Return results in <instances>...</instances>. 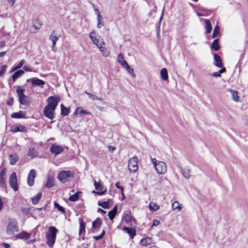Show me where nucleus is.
I'll return each mask as SVG.
<instances>
[{"instance_id": "f257e3e1", "label": "nucleus", "mask_w": 248, "mask_h": 248, "mask_svg": "<svg viewBox=\"0 0 248 248\" xmlns=\"http://www.w3.org/2000/svg\"><path fill=\"white\" fill-rule=\"evenodd\" d=\"M58 232V229L54 226H50L48 228V232L46 234V243L48 247L52 248L56 239V235Z\"/></svg>"}, {"instance_id": "f03ea898", "label": "nucleus", "mask_w": 248, "mask_h": 248, "mask_svg": "<svg viewBox=\"0 0 248 248\" xmlns=\"http://www.w3.org/2000/svg\"><path fill=\"white\" fill-rule=\"evenodd\" d=\"M24 92L25 89L22 88L20 86H17L16 92L18 96L20 104L29 106L31 104V101L28 99V97L24 94Z\"/></svg>"}, {"instance_id": "7ed1b4c3", "label": "nucleus", "mask_w": 248, "mask_h": 248, "mask_svg": "<svg viewBox=\"0 0 248 248\" xmlns=\"http://www.w3.org/2000/svg\"><path fill=\"white\" fill-rule=\"evenodd\" d=\"M74 174L70 170H62L57 175V179L62 183H65L73 178Z\"/></svg>"}, {"instance_id": "20e7f679", "label": "nucleus", "mask_w": 248, "mask_h": 248, "mask_svg": "<svg viewBox=\"0 0 248 248\" xmlns=\"http://www.w3.org/2000/svg\"><path fill=\"white\" fill-rule=\"evenodd\" d=\"M18 223L15 220L9 221L6 227V232L9 235L14 234L16 232H17Z\"/></svg>"}, {"instance_id": "39448f33", "label": "nucleus", "mask_w": 248, "mask_h": 248, "mask_svg": "<svg viewBox=\"0 0 248 248\" xmlns=\"http://www.w3.org/2000/svg\"><path fill=\"white\" fill-rule=\"evenodd\" d=\"M60 100L59 96H51L48 97L47 102L49 108H51V109L55 110Z\"/></svg>"}, {"instance_id": "423d86ee", "label": "nucleus", "mask_w": 248, "mask_h": 248, "mask_svg": "<svg viewBox=\"0 0 248 248\" xmlns=\"http://www.w3.org/2000/svg\"><path fill=\"white\" fill-rule=\"evenodd\" d=\"M138 159L137 156H134L130 158L128 161V169L130 172H135L138 169Z\"/></svg>"}, {"instance_id": "0eeeda50", "label": "nucleus", "mask_w": 248, "mask_h": 248, "mask_svg": "<svg viewBox=\"0 0 248 248\" xmlns=\"http://www.w3.org/2000/svg\"><path fill=\"white\" fill-rule=\"evenodd\" d=\"M9 185L15 191L18 190V186L17 185V176L16 172H13L11 174L9 178Z\"/></svg>"}, {"instance_id": "6e6552de", "label": "nucleus", "mask_w": 248, "mask_h": 248, "mask_svg": "<svg viewBox=\"0 0 248 248\" xmlns=\"http://www.w3.org/2000/svg\"><path fill=\"white\" fill-rule=\"evenodd\" d=\"M155 168L158 174H164L167 171V166L163 161H159L157 164H155Z\"/></svg>"}, {"instance_id": "1a4fd4ad", "label": "nucleus", "mask_w": 248, "mask_h": 248, "mask_svg": "<svg viewBox=\"0 0 248 248\" xmlns=\"http://www.w3.org/2000/svg\"><path fill=\"white\" fill-rule=\"evenodd\" d=\"M94 185L95 188L97 190V191H93V193H96L99 195H102L104 194L106 191V188L104 190V186L100 182H97L95 180L94 181Z\"/></svg>"}, {"instance_id": "9d476101", "label": "nucleus", "mask_w": 248, "mask_h": 248, "mask_svg": "<svg viewBox=\"0 0 248 248\" xmlns=\"http://www.w3.org/2000/svg\"><path fill=\"white\" fill-rule=\"evenodd\" d=\"M50 151L51 154L56 156L62 153L63 151V149L60 145L53 144L50 147Z\"/></svg>"}, {"instance_id": "9b49d317", "label": "nucleus", "mask_w": 248, "mask_h": 248, "mask_svg": "<svg viewBox=\"0 0 248 248\" xmlns=\"http://www.w3.org/2000/svg\"><path fill=\"white\" fill-rule=\"evenodd\" d=\"M36 176V171L34 170H31L28 173L27 183L29 186H31L34 184V180Z\"/></svg>"}, {"instance_id": "f8f14e48", "label": "nucleus", "mask_w": 248, "mask_h": 248, "mask_svg": "<svg viewBox=\"0 0 248 248\" xmlns=\"http://www.w3.org/2000/svg\"><path fill=\"white\" fill-rule=\"evenodd\" d=\"M49 108L48 106H46L44 109V115L49 119H52L54 118V111Z\"/></svg>"}, {"instance_id": "ddd939ff", "label": "nucleus", "mask_w": 248, "mask_h": 248, "mask_svg": "<svg viewBox=\"0 0 248 248\" xmlns=\"http://www.w3.org/2000/svg\"><path fill=\"white\" fill-rule=\"evenodd\" d=\"M6 172V170L5 168H3L0 171V186L2 187H4L6 186V184H5Z\"/></svg>"}, {"instance_id": "4468645a", "label": "nucleus", "mask_w": 248, "mask_h": 248, "mask_svg": "<svg viewBox=\"0 0 248 248\" xmlns=\"http://www.w3.org/2000/svg\"><path fill=\"white\" fill-rule=\"evenodd\" d=\"M60 36V35H56L55 31H53L49 37V39H50L52 42V48L53 51H54V48L55 47L56 42L59 39Z\"/></svg>"}, {"instance_id": "2eb2a0df", "label": "nucleus", "mask_w": 248, "mask_h": 248, "mask_svg": "<svg viewBox=\"0 0 248 248\" xmlns=\"http://www.w3.org/2000/svg\"><path fill=\"white\" fill-rule=\"evenodd\" d=\"M214 65L219 68L223 66V63L220 57L217 53L214 54Z\"/></svg>"}, {"instance_id": "dca6fc26", "label": "nucleus", "mask_w": 248, "mask_h": 248, "mask_svg": "<svg viewBox=\"0 0 248 248\" xmlns=\"http://www.w3.org/2000/svg\"><path fill=\"white\" fill-rule=\"evenodd\" d=\"M45 83V82L37 78H33V79H32V86H39L41 88H43L44 85Z\"/></svg>"}, {"instance_id": "f3484780", "label": "nucleus", "mask_w": 248, "mask_h": 248, "mask_svg": "<svg viewBox=\"0 0 248 248\" xmlns=\"http://www.w3.org/2000/svg\"><path fill=\"white\" fill-rule=\"evenodd\" d=\"M11 131L13 133L17 132H27L28 131V128L23 125H19L12 128Z\"/></svg>"}, {"instance_id": "a211bd4d", "label": "nucleus", "mask_w": 248, "mask_h": 248, "mask_svg": "<svg viewBox=\"0 0 248 248\" xmlns=\"http://www.w3.org/2000/svg\"><path fill=\"white\" fill-rule=\"evenodd\" d=\"M123 230L125 231L130 236L131 239H133L136 235V232L135 229L124 226Z\"/></svg>"}, {"instance_id": "6ab92c4d", "label": "nucleus", "mask_w": 248, "mask_h": 248, "mask_svg": "<svg viewBox=\"0 0 248 248\" xmlns=\"http://www.w3.org/2000/svg\"><path fill=\"white\" fill-rule=\"evenodd\" d=\"M102 224V220L100 218L97 217L92 223V228L95 231H98Z\"/></svg>"}, {"instance_id": "aec40b11", "label": "nucleus", "mask_w": 248, "mask_h": 248, "mask_svg": "<svg viewBox=\"0 0 248 248\" xmlns=\"http://www.w3.org/2000/svg\"><path fill=\"white\" fill-rule=\"evenodd\" d=\"M26 112L22 110H20L18 112H14L12 113L11 117L12 118L20 119L24 118L26 116Z\"/></svg>"}, {"instance_id": "412c9836", "label": "nucleus", "mask_w": 248, "mask_h": 248, "mask_svg": "<svg viewBox=\"0 0 248 248\" xmlns=\"http://www.w3.org/2000/svg\"><path fill=\"white\" fill-rule=\"evenodd\" d=\"M9 159L10 163L11 165H14L19 159V157L16 153H14L9 155Z\"/></svg>"}, {"instance_id": "4be33fe9", "label": "nucleus", "mask_w": 248, "mask_h": 248, "mask_svg": "<svg viewBox=\"0 0 248 248\" xmlns=\"http://www.w3.org/2000/svg\"><path fill=\"white\" fill-rule=\"evenodd\" d=\"M24 74V71L22 70H18L15 72L12 76L13 81H15L17 78L22 76Z\"/></svg>"}, {"instance_id": "5701e85b", "label": "nucleus", "mask_w": 248, "mask_h": 248, "mask_svg": "<svg viewBox=\"0 0 248 248\" xmlns=\"http://www.w3.org/2000/svg\"><path fill=\"white\" fill-rule=\"evenodd\" d=\"M31 234L26 232H22L16 236V239L27 240L30 237Z\"/></svg>"}, {"instance_id": "b1692460", "label": "nucleus", "mask_w": 248, "mask_h": 248, "mask_svg": "<svg viewBox=\"0 0 248 248\" xmlns=\"http://www.w3.org/2000/svg\"><path fill=\"white\" fill-rule=\"evenodd\" d=\"M89 37L93 44L96 45L98 47L100 46V44H99V40L95 36V33L94 31L90 33Z\"/></svg>"}, {"instance_id": "393cba45", "label": "nucleus", "mask_w": 248, "mask_h": 248, "mask_svg": "<svg viewBox=\"0 0 248 248\" xmlns=\"http://www.w3.org/2000/svg\"><path fill=\"white\" fill-rule=\"evenodd\" d=\"M220 45L219 44V39L218 38L215 39L212 43L211 48L216 51L219 50L220 49Z\"/></svg>"}, {"instance_id": "a878e982", "label": "nucleus", "mask_w": 248, "mask_h": 248, "mask_svg": "<svg viewBox=\"0 0 248 248\" xmlns=\"http://www.w3.org/2000/svg\"><path fill=\"white\" fill-rule=\"evenodd\" d=\"M117 206L115 205L113 208L108 212V216L110 220H112L114 218L117 214Z\"/></svg>"}, {"instance_id": "bb28decb", "label": "nucleus", "mask_w": 248, "mask_h": 248, "mask_svg": "<svg viewBox=\"0 0 248 248\" xmlns=\"http://www.w3.org/2000/svg\"><path fill=\"white\" fill-rule=\"evenodd\" d=\"M124 220L127 223H129L131 225L133 223H135L136 220L130 214H126L124 217Z\"/></svg>"}, {"instance_id": "cd10ccee", "label": "nucleus", "mask_w": 248, "mask_h": 248, "mask_svg": "<svg viewBox=\"0 0 248 248\" xmlns=\"http://www.w3.org/2000/svg\"><path fill=\"white\" fill-rule=\"evenodd\" d=\"M227 90L228 91L230 92L231 93L232 99L234 101L238 102L239 100V97L238 95V92L237 91L233 90L231 89H229Z\"/></svg>"}, {"instance_id": "c85d7f7f", "label": "nucleus", "mask_w": 248, "mask_h": 248, "mask_svg": "<svg viewBox=\"0 0 248 248\" xmlns=\"http://www.w3.org/2000/svg\"><path fill=\"white\" fill-rule=\"evenodd\" d=\"M204 23H205V28L206 30V33H209L211 32L212 30V25L210 21L209 20L205 19L204 20Z\"/></svg>"}, {"instance_id": "c756f323", "label": "nucleus", "mask_w": 248, "mask_h": 248, "mask_svg": "<svg viewBox=\"0 0 248 248\" xmlns=\"http://www.w3.org/2000/svg\"><path fill=\"white\" fill-rule=\"evenodd\" d=\"M61 114L62 116L68 115L70 113V109L66 108L62 104L61 105Z\"/></svg>"}, {"instance_id": "7c9ffc66", "label": "nucleus", "mask_w": 248, "mask_h": 248, "mask_svg": "<svg viewBox=\"0 0 248 248\" xmlns=\"http://www.w3.org/2000/svg\"><path fill=\"white\" fill-rule=\"evenodd\" d=\"M38 155V153L34 147H30L29 149L28 153V155L30 156L31 158H34Z\"/></svg>"}, {"instance_id": "2f4dec72", "label": "nucleus", "mask_w": 248, "mask_h": 248, "mask_svg": "<svg viewBox=\"0 0 248 248\" xmlns=\"http://www.w3.org/2000/svg\"><path fill=\"white\" fill-rule=\"evenodd\" d=\"M42 196V193L39 192L36 196L32 197L31 199L32 204L34 205L37 204L39 202V201L40 200Z\"/></svg>"}, {"instance_id": "473e14b6", "label": "nucleus", "mask_w": 248, "mask_h": 248, "mask_svg": "<svg viewBox=\"0 0 248 248\" xmlns=\"http://www.w3.org/2000/svg\"><path fill=\"white\" fill-rule=\"evenodd\" d=\"M160 75L162 80L165 81L168 79V73L166 68H164L161 69L160 71Z\"/></svg>"}, {"instance_id": "72a5a7b5", "label": "nucleus", "mask_w": 248, "mask_h": 248, "mask_svg": "<svg viewBox=\"0 0 248 248\" xmlns=\"http://www.w3.org/2000/svg\"><path fill=\"white\" fill-rule=\"evenodd\" d=\"M151 243L152 239L148 237L143 238L140 241V244L142 246H147L150 245Z\"/></svg>"}, {"instance_id": "f704fd0d", "label": "nucleus", "mask_w": 248, "mask_h": 248, "mask_svg": "<svg viewBox=\"0 0 248 248\" xmlns=\"http://www.w3.org/2000/svg\"><path fill=\"white\" fill-rule=\"evenodd\" d=\"M109 202V199H108L107 201H104L103 202L99 201L98 202V205L104 209H108L110 207Z\"/></svg>"}, {"instance_id": "c9c22d12", "label": "nucleus", "mask_w": 248, "mask_h": 248, "mask_svg": "<svg viewBox=\"0 0 248 248\" xmlns=\"http://www.w3.org/2000/svg\"><path fill=\"white\" fill-rule=\"evenodd\" d=\"M98 47L99 48L100 51L101 52L102 54L104 57H107L109 55V51L107 48L102 46H99V47Z\"/></svg>"}, {"instance_id": "e433bc0d", "label": "nucleus", "mask_w": 248, "mask_h": 248, "mask_svg": "<svg viewBox=\"0 0 248 248\" xmlns=\"http://www.w3.org/2000/svg\"><path fill=\"white\" fill-rule=\"evenodd\" d=\"M54 185V179L53 178L48 177L46 183V187L48 188H51Z\"/></svg>"}, {"instance_id": "4c0bfd02", "label": "nucleus", "mask_w": 248, "mask_h": 248, "mask_svg": "<svg viewBox=\"0 0 248 248\" xmlns=\"http://www.w3.org/2000/svg\"><path fill=\"white\" fill-rule=\"evenodd\" d=\"M149 208L150 211H156L159 209V207L155 203L151 202L149 205Z\"/></svg>"}, {"instance_id": "58836bf2", "label": "nucleus", "mask_w": 248, "mask_h": 248, "mask_svg": "<svg viewBox=\"0 0 248 248\" xmlns=\"http://www.w3.org/2000/svg\"><path fill=\"white\" fill-rule=\"evenodd\" d=\"M220 33V28L218 25H216L214 29L212 34V38H214L217 36Z\"/></svg>"}, {"instance_id": "ea45409f", "label": "nucleus", "mask_w": 248, "mask_h": 248, "mask_svg": "<svg viewBox=\"0 0 248 248\" xmlns=\"http://www.w3.org/2000/svg\"><path fill=\"white\" fill-rule=\"evenodd\" d=\"M172 208L173 210H178L180 211L182 209V207L181 206V204L177 201H175L172 204Z\"/></svg>"}, {"instance_id": "a19ab883", "label": "nucleus", "mask_w": 248, "mask_h": 248, "mask_svg": "<svg viewBox=\"0 0 248 248\" xmlns=\"http://www.w3.org/2000/svg\"><path fill=\"white\" fill-rule=\"evenodd\" d=\"M81 192H77L74 194L70 196L69 198V200L70 201L75 202L78 200L79 198V193Z\"/></svg>"}, {"instance_id": "79ce46f5", "label": "nucleus", "mask_w": 248, "mask_h": 248, "mask_svg": "<svg viewBox=\"0 0 248 248\" xmlns=\"http://www.w3.org/2000/svg\"><path fill=\"white\" fill-rule=\"evenodd\" d=\"M164 12V8L163 9V11H162V12L161 14V16H160V18L159 21H158L157 24L156 30H157V34L159 33L158 32L160 31V25H161V21H162V20L163 18Z\"/></svg>"}, {"instance_id": "37998d69", "label": "nucleus", "mask_w": 248, "mask_h": 248, "mask_svg": "<svg viewBox=\"0 0 248 248\" xmlns=\"http://www.w3.org/2000/svg\"><path fill=\"white\" fill-rule=\"evenodd\" d=\"M83 232H85V224L82 220H80L79 234L81 235Z\"/></svg>"}, {"instance_id": "c03bdc74", "label": "nucleus", "mask_w": 248, "mask_h": 248, "mask_svg": "<svg viewBox=\"0 0 248 248\" xmlns=\"http://www.w3.org/2000/svg\"><path fill=\"white\" fill-rule=\"evenodd\" d=\"M182 173L183 176L186 178H189L190 174V170L189 169H181Z\"/></svg>"}, {"instance_id": "a18cd8bd", "label": "nucleus", "mask_w": 248, "mask_h": 248, "mask_svg": "<svg viewBox=\"0 0 248 248\" xmlns=\"http://www.w3.org/2000/svg\"><path fill=\"white\" fill-rule=\"evenodd\" d=\"M54 207L55 208H57V209L59 211H60L63 213H64L65 212V208L64 207H63L62 206H61L58 203L55 202L54 203Z\"/></svg>"}, {"instance_id": "49530a36", "label": "nucleus", "mask_w": 248, "mask_h": 248, "mask_svg": "<svg viewBox=\"0 0 248 248\" xmlns=\"http://www.w3.org/2000/svg\"><path fill=\"white\" fill-rule=\"evenodd\" d=\"M21 210L24 215H31V214L30 212L31 208H21Z\"/></svg>"}, {"instance_id": "de8ad7c7", "label": "nucleus", "mask_w": 248, "mask_h": 248, "mask_svg": "<svg viewBox=\"0 0 248 248\" xmlns=\"http://www.w3.org/2000/svg\"><path fill=\"white\" fill-rule=\"evenodd\" d=\"M105 234V230L104 229L103 231H102V233L99 235H97V236H94L93 237V238L96 241H98V240H99L100 239H101L104 236Z\"/></svg>"}, {"instance_id": "09e8293b", "label": "nucleus", "mask_w": 248, "mask_h": 248, "mask_svg": "<svg viewBox=\"0 0 248 248\" xmlns=\"http://www.w3.org/2000/svg\"><path fill=\"white\" fill-rule=\"evenodd\" d=\"M101 15H99V14H98V16H97V27L98 28H100L102 26H103L104 23L103 21H101Z\"/></svg>"}, {"instance_id": "8fccbe9b", "label": "nucleus", "mask_w": 248, "mask_h": 248, "mask_svg": "<svg viewBox=\"0 0 248 248\" xmlns=\"http://www.w3.org/2000/svg\"><path fill=\"white\" fill-rule=\"evenodd\" d=\"M7 66L6 65H3L0 68V77L2 76L6 72Z\"/></svg>"}, {"instance_id": "3c124183", "label": "nucleus", "mask_w": 248, "mask_h": 248, "mask_svg": "<svg viewBox=\"0 0 248 248\" xmlns=\"http://www.w3.org/2000/svg\"><path fill=\"white\" fill-rule=\"evenodd\" d=\"M125 69L127 70L128 73L131 74L133 77H135V74L134 72V69L133 68H130L129 66L128 65L127 67H126Z\"/></svg>"}, {"instance_id": "603ef678", "label": "nucleus", "mask_w": 248, "mask_h": 248, "mask_svg": "<svg viewBox=\"0 0 248 248\" xmlns=\"http://www.w3.org/2000/svg\"><path fill=\"white\" fill-rule=\"evenodd\" d=\"M119 63L121 64V65L124 68L129 65L127 62L124 60H123V61L119 60Z\"/></svg>"}, {"instance_id": "864d4df0", "label": "nucleus", "mask_w": 248, "mask_h": 248, "mask_svg": "<svg viewBox=\"0 0 248 248\" xmlns=\"http://www.w3.org/2000/svg\"><path fill=\"white\" fill-rule=\"evenodd\" d=\"M85 93L88 95V97L91 99L92 100H95L96 98H97V96L94 95V94H93L91 93H89L87 92H85Z\"/></svg>"}, {"instance_id": "5fc2aeb1", "label": "nucleus", "mask_w": 248, "mask_h": 248, "mask_svg": "<svg viewBox=\"0 0 248 248\" xmlns=\"http://www.w3.org/2000/svg\"><path fill=\"white\" fill-rule=\"evenodd\" d=\"M14 102V98L13 97H10L7 101L6 104L8 106H12Z\"/></svg>"}, {"instance_id": "6e6d98bb", "label": "nucleus", "mask_w": 248, "mask_h": 248, "mask_svg": "<svg viewBox=\"0 0 248 248\" xmlns=\"http://www.w3.org/2000/svg\"><path fill=\"white\" fill-rule=\"evenodd\" d=\"M24 62H25V61L22 60L17 64L15 66L17 68V69H18L20 68L23 66Z\"/></svg>"}, {"instance_id": "4d7b16f0", "label": "nucleus", "mask_w": 248, "mask_h": 248, "mask_svg": "<svg viewBox=\"0 0 248 248\" xmlns=\"http://www.w3.org/2000/svg\"><path fill=\"white\" fill-rule=\"evenodd\" d=\"M78 113L80 114V115L83 116L85 115L88 114L90 113L89 112H88L87 110L80 109V110H79Z\"/></svg>"}, {"instance_id": "13d9d810", "label": "nucleus", "mask_w": 248, "mask_h": 248, "mask_svg": "<svg viewBox=\"0 0 248 248\" xmlns=\"http://www.w3.org/2000/svg\"><path fill=\"white\" fill-rule=\"evenodd\" d=\"M115 186L116 187L118 188V189H121V190L122 191V194H123V191H124V187L123 186H120V182H117L115 184Z\"/></svg>"}, {"instance_id": "bf43d9fd", "label": "nucleus", "mask_w": 248, "mask_h": 248, "mask_svg": "<svg viewBox=\"0 0 248 248\" xmlns=\"http://www.w3.org/2000/svg\"><path fill=\"white\" fill-rule=\"evenodd\" d=\"M212 76L216 78H220L221 77V74L219 73V72H214L212 74Z\"/></svg>"}, {"instance_id": "052dcab7", "label": "nucleus", "mask_w": 248, "mask_h": 248, "mask_svg": "<svg viewBox=\"0 0 248 248\" xmlns=\"http://www.w3.org/2000/svg\"><path fill=\"white\" fill-rule=\"evenodd\" d=\"M160 224L159 220L157 219H155L153 220V224L152 226H156Z\"/></svg>"}, {"instance_id": "680f3d73", "label": "nucleus", "mask_w": 248, "mask_h": 248, "mask_svg": "<svg viewBox=\"0 0 248 248\" xmlns=\"http://www.w3.org/2000/svg\"><path fill=\"white\" fill-rule=\"evenodd\" d=\"M124 60V57L122 53H120L118 56V62H119V60L123 61Z\"/></svg>"}, {"instance_id": "e2e57ef3", "label": "nucleus", "mask_w": 248, "mask_h": 248, "mask_svg": "<svg viewBox=\"0 0 248 248\" xmlns=\"http://www.w3.org/2000/svg\"><path fill=\"white\" fill-rule=\"evenodd\" d=\"M108 150L110 152H113L115 149L116 148L113 146L109 145L108 146Z\"/></svg>"}, {"instance_id": "0e129e2a", "label": "nucleus", "mask_w": 248, "mask_h": 248, "mask_svg": "<svg viewBox=\"0 0 248 248\" xmlns=\"http://www.w3.org/2000/svg\"><path fill=\"white\" fill-rule=\"evenodd\" d=\"M23 69H24V70H25L26 72L31 71V68L30 67H29V66H26V65L24 66Z\"/></svg>"}, {"instance_id": "69168bd1", "label": "nucleus", "mask_w": 248, "mask_h": 248, "mask_svg": "<svg viewBox=\"0 0 248 248\" xmlns=\"http://www.w3.org/2000/svg\"><path fill=\"white\" fill-rule=\"evenodd\" d=\"M97 212H100V213H101L102 214H105L106 213V211L102 209L101 208H98L97 209Z\"/></svg>"}, {"instance_id": "338daca9", "label": "nucleus", "mask_w": 248, "mask_h": 248, "mask_svg": "<svg viewBox=\"0 0 248 248\" xmlns=\"http://www.w3.org/2000/svg\"><path fill=\"white\" fill-rule=\"evenodd\" d=\"M16 0H8V3L11 5L13 6L15 4Z\"/></svg>"}, {"instance_id": "774afa93", "label": "nucleus", "mask_w": 248, "mask_h": 248, "mask_svg": "<svg viewBox=\"0 0 248 248\" xmlns=\"http://www.w3.org/2000/svg\"><path fill=\"white\" fill-rule=\"evenodd\" d=\"M3 246L4 248H9L10 247V244L6 243H4L3 244Z\"/></svg>"}]
</instances>
